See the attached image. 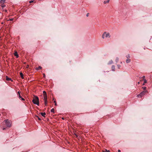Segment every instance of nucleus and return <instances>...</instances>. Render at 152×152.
<instances>
[{
  "mask_svg": "<svg viewBox=\"0 0 152 152\" xmlns=\"http://www.w3.org/2000/svg\"><path fill=\"white\" fill-rule=\"evenodd\" d=\"M2 124H5L6 126L9 127H10L11 124V122L9 121L8 119L4 120Z\"/></svg>",
  "mask_w": 152,
  "mask_h": 152,
  "instance_id": "obj_1",
  "label": "nucleus"
},
{
  "mask_svg": "<svg viewBox=\"0 0 152 152\" xmlns=\"http://www.w3.org/2000/svg\"><path fill=\"white\" fill-rule=\"evenodd\" d=\"M32 102L34 104H37L38 106L39 105V99L37 96H35L32 100Z\"/></svg>",
  "mask_w": 152,
  "mask_h": 152,
  "instance_id": "obj_2",
  "label": "nucleus"
},
{
  "mask_svg": "<svg viewBox=\"0 0 152 152\" xmlns=\"http://www.w3.org/2000/svg\"><path fill=\"white\" fill-rule=\"evenodd\" d=\"M43 96H44V99L45 101V104L46 106H47V95L46 92L44 91H43Z\"/></svg>",
  "mask_w": 152,
  "mask_h": 152,
  "instance_id": "obj_3",
  "label": "nucleus"
},
{
  "mask_svg": "<svg viewBox=\"0 0 152 152\" xmlns=\"http://www.w3.org/2000/svg\"><path fill=\"white\" fill-rule=\"evenodd\" d=\"M148 91H145L141 92L139 94L137 95V96L139 97L140 96V97L142 96L143 95H144L146 93H147Z\"/></svg>",
  "mask_w": 152,
  "mask_h": 152,
  "instance_id": "obj_4",
  "label": "nucleus"
},
{
  "mask_svg": "<svg viewBox=\"0 0 152 152\" xmlns=\"http://www.w3.org/2000/svg\"><path fill=\"white\" fill-rule=\"evenodd\" d=\"M105 37H109L110 38V33H106V34H105Z\"/></svg>",
  "mask_w": 152,
  "mask_h": 152,
  "instance_id": "obj_5",
  "label": "nucleus"
},
{
  "mask_svg": "<svg viewBox=\"0 0 152 152\" xmlns=\"http://www.w3.org/2000/svg\"><path fill=\"white\" fill-rule=\"evenodd\" d=\"M40 113L42 116L45 117V115H46V113Z\"/></svg>",
  "mask_w": 152,
  "mask_h": 152,
  "instance_id": "obj_6",
  "label": "nucleus"
},
{
  "mask_svg": "<svg viewBox=\"0 0 152 152\" xmlns=\"http://www.w3.org/2000/svg\"><path fill=\"white\" fill-rule=\"evenodd\" d=\"M14 55H15V56L17 58H18V54L17 52H15V53H14Z\"/></svg>",
  "mask_w": 152,
  "mask_h": 152,
  "instance_id": "obj_7",
  "label": "nucleus"
},
{
  "mask_svg": "<svg viewBox=\"0 0 152 152\" xmlns=\"http://www.w3.org/2000/svg\"><path fill=\"white\" fill-rule=\"evenodd\" d=\"M131 61V60L130 59L128 58L126 60V63H128L130 62Z\"/></svg>",
  "mask_w": 152,
  "mask_h": 152,
  "instance_id": "obj_8",
  "label": "nucleus"
},
{
  "mask_svg": "<svg viewBox=\"0 0 152 152\" xmlns=\"http://www.w3.org/2000/svg\"><path fill=\"white\" fill-rule=\"evenodd\" d=\"M20 76H21V77L23 79L24 78L23 76V75L22 72H21L20 73Z\"/></svg>",
  "mask_w": 152,
  "mask_h": 152,
  "instance_id": "obj_9",
  "label": "nucleus"
},
{
  "mask_svg": "<svg viewBox=\"0 0 152 152\" xmlns=\"http://www.w3.org/2000/svg\"><path fill=\"white\" fill-rule=\"evenodd\" d=\"M113 63V61L112 60H111L110 61H109V62L108 63V64H112Z\"/></svg>",
  "mask_w": 152,
  "mask_h": 152,
  "instance_id": "obj_10",
  "label": "nucleus"
},
{
  "mask_svg": "<svg viewBox=\"0 0 152 152\" xmlns=\"http://www.w3.org/2000/svg\"><path fill=\"white\" fill-rule=\"evenodd\" d=\"M6 79L7 81L11 80V79L10 78H9L7 76L6 77Z\"/></svg>",
  "mask_w": 152,
  "mask_h": 152,
  "instance_id": "obj_11",
  "label": "nucleus"
},
{
  "mask_svg": "<svg viewBox=\"0 0 152 152\" xmlns=\"http://www.w3.org/2000/svg\"><path fill=\"white\" fill-rule=\"evenodd\" d=\"M110 1V0H107V1H104V3L106 4L107 3H108Z\"/></svg>",
  "mask_w": 152,
  "mask_h": 152,
  "instance_id": "obj_12",
  "label": "nucleus"
},
{
  "mask_svg": "<svg viewBox=\"0 0 152 152\" xmlns=\"http://www.w3.org/2000/svg\"><path fill=\"white\" fill-rule=\"evenodd\" d=\"M106 32H105L103 34H102V38L103 39H104V36L105 35V34H106Z\"/></svg>",
  "mask_w": 152,
  "mask_h": 152,
  "instance_id": "obj_13",
  "label": "nucleus"
},
{
  "mask_svg": "<svg viewBox=\"0 0 152 152\" xmlns=\"http://www.w3.org/2000/svg\"><path fill=\"white\" fill-rule=\"evenodd\" d=\"M42 69V67L41 66H39L38 67L36 68V69L37 70H39Z\"/></svg>",
  "mask_w": 152,
  "mask_h": 152,
  "instance_id": "obj_14",
  "label": "nucleus"
},
{
  "mask_svg": "<svg viewBox=\"0 0 152 152\" xmlns=\"http://www.w3.org/2000/svg\"><path fill=\"white\" fill-rule=\"evenodd\" d=\"M111 68L112 69V70H113V71H115V66L114 65H113L112 66V67H111Z\"/></svg>",
  "mask_w": 152,
  "mask_h": 152,
  "instance_id": "obj_15",
  "label": "nucleus"
},
{
  "mask_svg": "<svg viewBox=\"0 0 152 152\" xmlns=\"http://www.w3.org/2000/svg\"><path fill=\"white\" fill-rule=\"evenodd\" d=\"M35 117L36 118H37L38 120L39 121H41V119L38 116H35Z\"/></svg>",
  "mask_w": 152,
  "mask_h": 152,
  "instance_id": "obj_16",
  "label": "nucleus"
},
{
  "mask_svg": "<svg viewBox=\"0 0 152 152\" xmlns=\"http://www.w3.org/2000/svg\"><path fill=\"white\" fill-rule=\"evenodd\" d=\"M103 152H110V151L109 150L107 151L106 149H105L104 151H103Z\"/></svg>",
  "mask_w": 152,
  "mask_h": 152,
  "instance_id": "obj_17",
  "label": "nucleus"
},
{
  "mask_svg": "<svg viewBox=\"0 0 152 152\" xmlns=\"http://www.w3.org/2000/svg\"><path fill=\"white\" fill-rule=\"evenodd\" d=\"M4 1H5V0H1L0 2L2 4V3H4Z\"/></svg>",
  "mask_w": 152,
  "mask_h": 152,
  "instance_id": "obj_18",
  "label": "nucleus"
},
{
  "mask_svg": "<svg viewBox=\"0 0 152 152\" xmlns=\"http://www.w3.org/2000/svg\"><path fill=\"white\" fill-rule=\"evenodd\" d=\"M126 57L127 58H130V55L129 54H128L127 55H126Z\"/></svg>",
  "mask_w": 152,
  "mask_h": 152,
  "instance_id": "obj_19",
  "label": "nucleus"
},
{
  "mask_svg": "<svg viewBox=\"0 0 152 152\" xmlns=\"http://www.w3.org/2000/svg\"><path fill=\"white\" fill-rule=\"evenodd\" d=\"M119 61V58L118 57L116 58V60H115V61L116 62H118Z\"/></svg>",
  "mask_w": 152,
  "mask_h": 152,
  "instance_id": "obj_20",
  "label": "nucleus"
},
{
  "mask_svg": "<svg viewBox=\"0 0 152 152\" xmlns=\"http://www.w3.org/2000/svg\"><path fill=\"white\" fill-rule=\"evenodd\" d=\"M51 112L52 113H54V108H53L51 110Z\"/></svg>",
  "mask_w": 152,
  "mask_h": 152,
  "instance_id": "obj_21",
  "label": "nucleus"
},
{
  "mask_svg": "<svg viewBox=\"0 0 152 152\" xmlns=\"http://www.w3.org/2000/svg\"><path fill=\"white\" fill-rule=\"evenodd\" d=\"M146 88L145 87H142V88L144 90H145L146 89Z\"/></svg>",
  "mask_w": 152,
  "mask_h": 152,
  "instance_id": "obj_22",
  "label": "nucleus"
},
{
  "mask_svg": "<svg viewBox=\"0 0 152 152\" xmlns=\"http://www.w3.org/2000/svg\"><path fill=\"white\" fill-rule=\"evenodd\" d=\"M121 65H117V66L118 67V68L119 69L120 68V67H121Z\"/></svg>",
  "mask_w": 152,
  "mask_h": 152,
  "instance_id": "obj_23",
  "label": "nucleus"
},
{
  "mask_svg": "<svg viewBox=\"0 0 152 152\" xmlns=\"http://www.w3.org/2000/svg\"><path fill=\"white\" fill-rule=\"evenodd\" d=\"M144 83H146L147 81H146V80L145 79H144Z\"/></svg>",
  "mask_w": 152,
  "mask_h": 152,
  "instance_id": "obj_24",
  "label": "nucleus"
},
{
  "mask_svg": "<svg viewBox=\"0 0 152 152\" xmlns=\"http://www.w3.org/2000/svg\"><path fill=\"white\" fill-rule=\"evenodd\" d=\"M5 7V5H1V7L2 8L4 7Z\"/></svg>",
  "mask_w": 152,
  "mask_h": 152,
  "instance_id": "obj_25",
  "label": "nucleus"
},
{
  "mask_svg": "<svg viewBox=\"0 0 152 152\" xmlns=\"http://www.w3.org/2000/svg\"><path fill=\"white\" fill-rule=\"evenodd\" d=\"M54 102L55 103V105H57V104L56 103V101H54Z\"/></svg>",
  "mask_w": 152,
  "mask_h": 152,
  "instance_id": "obj_26",
  "label": "nucleus"
},
{
  "mask_svg": "<svg viewBox=\"0 0 152 152\" xmlns=\"http://www.w3.org/2000/svg\"><path fill=\"white\" fill-rule=\"evenodd\" d=\"M1 128L3 129V130H4L5 129V128L4 127H1Z\"/></svg>",
  "mask_w": 152,
  "mask_h": 152,
  "instance_id": "obj_27",
  "label": "nucleus"
},
{
  "mask_svg": "<svg viewBox=\"0 0 152 152\" xmlns=\"http://www.w3.org/2000/svg\"><path fill=\"white\" fill-rule=\"evenodd\" d=\"M145 76H143L142 77V80H144V79H145Z\"/></svg>",
  "mask_w": 152,
  "mask_h": 152,
  "instance_id": "obj_28",
  "label": "nucleus"
},
{
  "mask_svg": "<svg viewBox=\"0 0 152 152\" xmlns=\"http://www.w3.org/2000/svg\"><path fill=\"white\" fill-rule=\"evenodd\" d=\"M33 2V1H29V3H31L32 2Z\"/></svg>",
  "mask_w": 152,
  "mask_h": 152,
  "instance_id": "obj_29",
  "label": "nucleus"
},
{
  "mask_svg": "<svg viewBox=\"0 0 152 152\" xmlns=\"http://www.w3.org/2000/svg\"><path fill=\"white\" fill-rule=\"evenodd\" d=\"M43 77H45V74L44 73H43Z\"/></svg>",
  "mask_w": 152,
  "mask_h": 152,
  "instance_id": "obj_30",
  "label": "nucleus"
},
{
  "mask_svg": "<svg viewBox=\"0 0 152 152\" xmlns=\"http://www.w3.org/2000/svg\"><path fill=\"white\" fill-rule=\"evenodd\" d=\"M89 13H87V15H86V16H87V17L88 16H89Z\"/></svg>",
  "mask_w": 152,
  "mask_h": 152,
  "instance_id": "obj_31",
  "label": "nucleus"
},
{
  "mask_svg": "<svg viewBox=\"0 0 152 152\" xmlns=\"http://www.w3.org/2000/svg\"><path fill=\"white\" fill-rule=\"evenodd\" d=\"M21 99H22V100H23V101L24 100V99L23 98L21 97Z\"/></svg>",
  "mask_w": 152,
  "mask_h": 152,
  "instance_id": "obj_32",
  "label": "nucleus"
},
{
  "mask_svg": "<svg viewBox=\"0 0 152 152\" xmlns=\"http://www.w3.org/2000/svg\"><path fill=\"white\" fill-rule=\"evenodd\" d=\"M13 20V18H12V19H11L10 20L11 21H12V20Z\"/></svg>",
  "mask_w": 152,
  "mask_h": 152,
  "instance_id": "obj_33",
  "label": "nucleus"
},
{
  "mask_svg": "<svg viewBox=\"0 0 152 152\" xmlns=\"http://www.w3.org/2000/svg\"><path fill=\"white\" fill-rule=\"evenodd\" d=\"M19 96L20 98H21L22 97L21 96L20 94L19 95Z\"/></svg>",
  "mask_w": 152,
  "mask_h": 152,
  "instance_id": "obj_34",
  "label": "nucleus"
},
{
  "mask_svg": "<svg viewBox=\"0 0 152 152\" xmlns=\"http://www.w3.org/2000/svg\"><path fill=\"white\" fill-rule=\"evenodd\" d=\"M18 94L19 95H20V92H19V91H18Z\"/></svg>",
  "mask_w": 152,
  "mask_h": 152,
  "instance_id": "obj_35",
  "label": "nucleus"
},
{
  "mask_svg": "<svg viewBox=\"0 0 152 152\" xmlns=\"http://www.w3.org/2000/svg\"><path fill=\"white\" fill-rule=\"evenodd\" d=\"M118 152H121V151L120 150H118Z\"/></svg>",
  "mask_w": 152,
  "mask_h": 152,
  "instance_id": "obj_36",
  "label": "nucleus"
},
{
  "mask_svg": "<svg viewBox=\"0 0 152 152\" xmlns=\"http://www.w3.org/2000/svg\"><path fill=\"white\" fill-rule=\"evenodd\" d=\"M75 134V135L76 136V137H77V135L76 134Z\"/></svg>",
  "mask_w": 152,
  "mask_h": 152,
  "instance_id": "obj_37",
  "label": "nucleus"
},
{
  "mask_svg": "<svg viewBox=\"0 0 152 152\" xmlns=\"http://www.w3.org/2000/svg\"><path fill=\"white\" fill-rule=\"evenodd\" d=\"M137 83L139 84L140 83V82H138Z\"/></svg>",
  "mask_w": 152,
  "mask_h": 152,
  "instance_id": "obj_38",
  "label": "nucleus"
},
{
  "mask_svg": "<svg viewBox=\"0 0 152 152\" xmlns=\"http://www.w3.org/2000/svg\"><path fill=\"white\" fill-rule=\"evenodd\" d=\"M145 83H143V85H145Z\"/></svg>",
  "mask_w": 152,
  "mask_h": 152,
  "instance_id": "obj_39",
  "label": "nucleus"
},
{
  "mask_svg": "<svg viewBox=\"0 0 152 152\" xmlns=\"http://www.w3.org/2000/svg\"><path fill=\"white\" fill-rule=\"evenodd\" d=\"M53 100H54V98L53 99Z\"/></svg>",
  "mask_w": 152,
  "mask_h": 152,
  "instance_id": "obj_40",
  "label": "nucleus"
},
{
  "mask_svg": "<svg viewBox=\"0 0 152 152\" xmlns=\"http://www.w3.org/2000/svg\"><path fill=\"white\" fill-rule=\"evenodd\" d=\"M62 119H64V118H62Z\"/></svg>",
  "mask_w": 152,
  "mask_h": 152,
  "instance_id": "obj_41",
  "label": "nucleus"
}]
</instances>
